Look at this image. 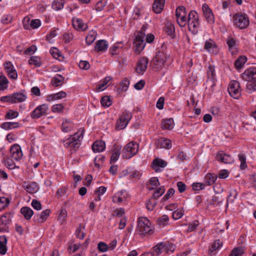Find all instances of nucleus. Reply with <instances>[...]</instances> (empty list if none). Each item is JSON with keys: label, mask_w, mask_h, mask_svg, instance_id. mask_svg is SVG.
I'll return each mask as SVG.
<instances>
[{"label": "nucleus", "mask_w": 256, "mask_h": 256, "mask_svg": "<svg viewBox=\"0 0 256 256\" xmlns=\"http://www.w3.org/2000/svg\"><path fill=\"white\" fill-rule=\"evenodd\" d=\"M30 64H33L36 66H40L41 65L40 59L37 56H32L28 60Z\"/></svg>", "instance_id": "6e6d98bb"}, {"label": "nucleus", "mask_w": 256, "mask_h": 256, "mask_svg": "<svg viewBox=\"0 0 256 256\" xmlns=\"http://www.w3.org/2000/svg\"><path fill=\"white\" fill-rule=\"evenodd\" d=\"M9 200L4 197H0V210H2L8 206Z\"/></svg>", "instance_id": "4d7b16f0"}, {"label": "nucleus", "mask_w": 256, "mask_h": 256, "mask_svg": "<svg viewBox=\"0 0 256 256\" xmlns=\"http://www.w3.org/2000/svg\"><path fill=\"white\" fill-rule=\"evenodd\" d=\"M189 30L194 32L196 31L197 28L200 26L198 15L194 10L190 12L188 18V24Z\"/></svg>", "instance_id": "423d86ee"}, {"label": "nucleus", "mask_w": 256, "mask_h": 256, "mask_svg": "<svg viewBox=\"0 0 256 256\" xmlns=\"http://www.w3.org/2000/svg\"><path fill=\"white\" fill-rule=\"evenodd\" d=\"M136 230L141 237L151 235L154 232V227L146 217L138 218Z\"/></svg>", "instance_id": "f03ea898"}, {"label": "nucleus", "mask_w": 256, "mask_h": 256, "mask_svg": "<svg viewBox=\"0 0 256 256\" xmlns=\"http://www.w3.org/2000/svg\"><path fill=\"white\" fill-rule=\"evenodd\" d=\"M169 56L163 51H158L156 52L155 56L150 62V66L155 71H158L161 70L164 66Z\"/></svg>", "instance_id": "7ed1b4c3"}, {"label": "nucleus", "mask_w": 256, "mask_h": 256, "mask_svg": "<svg viewBox=\"0 0 256 256\" xmlns=\"http://www.w3.org/2000/svg\"><path fill=\"white\" fill-rule=\"evenodd\" d=\"M100 102L103 106L106 107L110 106L112 104L110 97L108 96L102 97Z\"/></svg>", "instance_id": "c03bdc74"}, {"label": "nucleus", "mask_w": 256, "mask_h": 256, "mask_svg": "<svg viewBox=\"0 0 256 256\" xmlns=\"http://www.w3.org/2000/svg\"><path fill=\"white\" fill-rule=\"evenodd\" d=\"M4 68L6 72L15 69L14 65L10 61L6 62L4 63Z\"/></svg>", "instance_id": "e2e57ef3"}, {"label": "nucleus", "mask_w": 256, "mask_h": 256, "mask_svg": "<svg viewBox=\"0 0 256 256\" xmlns=\"http://www.w3.org/2000/svg\"><path fill=\"white\" fill-rule=\"evenodd\" d=\"M30 18L28 16L25 17L22 20L24 28L25 30H30Z\"/></svg>", "instance_id": "052dcab7"}, {"label": "nucleus", "mask_w": 256, "mask_h": 256, "mask_svg": "<svg viewBox=\"0 0 256 256\" xmlns=\"http://www.w3.org/2000/svg\"><path fill=\"white\" fill-rule=\"evenodd\" d=\"M50 214V210L46 209L42 211L40 214L34 216V220L38 223H42L46 220Z\"/></svg>", "instance_id": "aec40b11"}, {"label": "nucleus", "mask_w": 256, "mask_h": 256, "mask_svg": "<svg viewBox=\"0 0 256 256\" xmlns=\"http://www.w3.org/2000/svg\"><path fill=\"white\" fill-rule=\"evenodd\" d=\"M48 109V105L45 104H42L36 107L32 112L30 116L32 119H37L40 116L46 115Z\"/></svg>", "instance_id": "9d476101"}, {"label": "nucleus", "mask_w": 256, "mask_h": 256, "mask_svg": "<svg viewBox=\"0 0 256 256\" xmlns=\"http://www.w3.org/2000/svg\"><path fill=\"white\" fill-rule=\"evenodd\" d=\"M82 228H84V227L82 226L81 224L79 225V227L76 230V237L80 240H82L84 238L85 234L83 230H82Z\"/></svg>", "instance_id": "3c124183"}, {"label": "nucleus", "mask_w": 256, "mask_h": 256, "mask_svg": "<svg viewBox=\"0 0 256 256\" xmlns=\"http://www.w3.org/2000/svg\"><path fill=\"white\" fill-rule=\"evenodd\" d=\"M23 187L26 191L30 194H34L37 192L39 189L38 184L34 182H24Z\"/></svg>", "instance_id": "f3484780"}, {"label": "nucleus", "mask_w": 256, "mask_h": 256, "mask_svg": "<svg viewBox=\"0 0 256 256\" xmlns=\"http://www.w3.org/2000/svg\"><path fill=\"white\" fill-rule=\"evenodd\" d=\"M246 90L249 93L256 90V82H251L246 84Z\"/></svg>", "instance_id": "774afa93"}, {"label": "nucleus", "mask_w": 256, "mask_h": 256, "mask_svg": "<svg viewBox=\"0 0 256 256\" xmlns=\"http://www.w3.org/2000/svg\"><path fill=\"white\" fill-rule=\"evenodd\" d=\"M238 195L237 192L234 189L230 190L229 192V194L227 199V205L228 202H233L234 199L236 198Z\"/></svg>", "instance_id": "37998d69"}, {"label": "nucleus", "mask_w": 256, "mask_h": 256, "mask_svg": "<svg viewBox=\"0 0 256 256\" xmlns=\"http://www.w3.org/2000/svg\"><path fill=\"white\" fill-rule=\"evenodd\" d=\"M108 47L106 42L104 40H99L96 43L95 50L98 52L106 51Z\"/></svg>", "instance_id": "b1692460"}, {"label": "nucleus", "mask_w": 256, "mask_h": 256, "mask_svg": "<svg viewBox=\"0 0 256 256\" xmlns=\"http://www.w3.org/2000/svg\"><path fill=\"white\" fill-rule=\"evenodd\" d=\"M247 61V58L244 56H240L235 61L234 66L236 69H240Z\"/></svg>", "instance_id": "2f4dec72"}, {"label": "nucleus", "mask_w": 256, "mask_h": 256, "mask_svg": "<svg viewBox=\"0 0 256 256\" xmlns=\"http://www.w3.org/2000/svg\"><path fill=\"white\" fill-rule=\"evenodd\" d=\"M96 31L92 30L86 38V43L88 45L91 44L96 40Z\"/></svg>", "instance_id": "e433bc0d"}, {"label": "nucleus", "mask_w": 256, "mask_h": 256, "mask_svg": "<svg viewBox=\"0 0 256 256\" xmlns=\"http://www.w3.org/2000/svg\"><path fill=\"white\" fill-rule=\"evenodd\" d=\"M112 79L110 76H106V77L102 82V84H100L96 88V90L98 91H102L104 90L106 88V86L108 84V83Z\"/></svg>", "instance_id": "58836bf2"}, {"label": "nucleus", "mask_w": 256, "mask_h": 256, "mask_svg": "<svg viewBox=\"0 0 256 256\" xmlns=\"http://www.w3.org/2000/svg\"><path fill=\"white\" fill-rule=\"evenodd\" d=\"M216 178L217 176L216 174L208 173L205 176L204 182L207 185L210 186L215 182Z\"/></svg>", "instance_id": "72a5a7b5"}, {"label": "nucleus", "mask_w": 256, "mask_h": 256, "mask_svg": "<svg viewBox=\"0 0 256 256\" xmlns=\"http://www.w3.org/2000/svg\"><path fill=\"white\" fill-rule=\"evenodd\" d=\"M202 10L204 15L208 23L213 24L214 22V16L212 10L209 8L206 4H204L202 6Z\"/></svg>", "instance_id": "2eb2a0df"}, {"label": "nucleus", "mask_w": 256, "mask_h": 256, "mask_svg": "<svg viewBox=\"0 0 256 256\" xmlns=\"http://www.w3.org/2000/svg\"><path fill=\"white\" fill-rule=\"evenodd\" d=\"M105 148V142L102 140H96L92 145V150L94 152H102Z\"/></svg>", "instance_id": "4be33fe9"}, {"label": "nucleus", "mask_w": 256, "mask_h": 256, "mask_svg": "<svg viewBox=\"0 0 256 256\" xmlns=\"http://www.w3.org/2000/svg\"><path fill=\"white\" fill-rule=\"evenodd\" d=\"M164 243L160 242L153 248L154 252L155 254L158 256L163 251H164Z\"/></svg>", "instance_id": "c9c22d12"}, {"label": "nucleus", "mask_w": 256, "mask_h": 256, "mask_svg": "<svg viewBox=\"0 0 256 256\" xmlns=\"http://www.w3.org/2000/svg\"><path fill=\"white\" fill-rule=\"evenodd\" d=\"M165 192L164 186H160L157 189L152 196V198L156 199L162 195Z\"/></svg>", "instance_id": "49530a36"}, {"label": "nucleus", "mask_w": 256, "mask_h": 256, "mask_svg": "<svg viewBox=\"0 0 256 256\" xmlns=\"http://www.w3.org/2000/svg\"><path fill=\"white\" fill-rule=\"evenodd\" d=\"M174 192L175 191L174 188H170L167 192L166 194L162 198V200L164 201L168 200V198H170L172 196L174 195Z\"/></svg>", "instance_id": "0e129e2a"}, {"label": "nucleus", "mask_w": 256, "mask_h": 256, "mask_svg": "<svg viewBox=\"0 0 256 256\" xmlns=\"http://www.w3.org/2000/svg\"><path fill=\"white\" fill-rule=\"evenodd\" d=\"M222 246V242L220 240H216L212 244L210 248L208 251L209 253L211 254L214 250L219 248Z\"/></svg>", "instance_id": "ea45409f"}, {"label": "nucleus", "mask_w": 256, "mask_h": 256, "mask_svg": "<svg viewBox=\"0 0 256 256\" xmlns=\"http://www.w3.org/2000/svg\"><path fill=\"white\" fill-rule=\"evenodd\" d=\"M31 204L33 208L37 210H40L42 208L40 202L36 200H33Z\"/></svg>", "instance_id": "680f3d73"}, {"label": "nucleus", "mask_w": 256, "mask_h": 256, "mask_svg": "<svg viewBox=\"0 0 256 256\" xmlns=\"http://www.w3.org/2000/svg\"><path fill=\"white\" fill-rule=\"evenodd\" d=\"M242 79L246 82H256V68H247L242 74Z\"/></svg>", "instance_id": "1a4fd4ad"}, {"label": "nucleus", "mask_w": 256, "mask_h": 256, "mask_svg": "<svg viewBox=\"0 0 256 256\" xmlns=\"http://www.w3.org/2000/svg\"><path fill=\"white\" fill-rule=\"evenodd\" d=\"M67 216V212L65 208H62L58 218V220L61 224H62L66 220V218Z\"/></svg>", "instance_id": "79ce46f5"}, {"label": "nucleus", "mask_w": 256, "mask_h": 256, "mask_svg": "<svg viewBox=\"0 0 256 256\" xmlns=\"http://www.w3.org/2000/svg\"><path fill=\"white\" fill-rule=\"evenodd\" d=\"M216 159L224 164H231L234 162V159L230 154H226L224 151H219L216 156Z\"/></svg>", "instance_id": "f8f14e48"}, {"label": "nucleus", "mask_w": 256, "mask_h": 256, "mask_svg": "<svg viewBox=\"0 0 256 256\" xmlns=\"http://www.w3.org/2000/svg\"><path fill=\"white\" fill-rule=\"evenodd\" d=\"M11 156L15 160H18L22 158V153L20 146L18 144H14L10 149Z\"/></svg>", "instance_id": "4468645a"}, {"label": "nucleus", "mask_w": 256, "mask_h": 256, "mask_svg": "<svg viewBox=\"0 0 256 256\" xmlns=\"http://www.w3.org/2000/svg\"><path fill=\"white\" fill-rule=\"evenodd\" d=\"M168 216L167 215L164 214L157 219L156 222L160 226L164 227L168 225Z\"/></svg>", "instance_id": "f704fd0d"}, {"label": "nucleus", "mask_w": 256, "mask_h": 256, "mask_svg": "<svg viewBox=\"0 0 256 256\" xmlns=\"http://www.w3.org/2000/svg\"><path fill=\"white\" fill-rule=\"evenodd\" d=\"M205 50L210 52L216 54L218 52V49L214 42L206 41L204 46Z\"/></svg>", "instance_id": "5701e85b"}, {"label": "nucleus", "mask_w": 256, "mask_h": 256, "mask_svg": "<svg viewBox=\"0 0 256 256\" xmlns=\"http://www.w3.org/2000/svg\"><path fill=\"white\" fill-rule=\"evenodd\" d=\"M6 242L7 239L6 236H0V254L4 255L6 254L7 252Z\"/></svg>", "instance_id": "c85d7f7f"}, {"label": "nucleus", "mask_w": 256, "mask_h": 256, "mask_svg": "<svg viewBox=\"0 0 256 256\" xmlns=\"http://www.w3.org/2000/svg\"><path fill=\"white\" fill-rule=\"evenodd\" d=\"M8 81L4 76H0V90H4L8 88Z\"/></svg>", "instance_id": "a19ab883"}, {"label": "nucleus", "mask_w": 256, "mask_h": 256, "mask_svg": "<svg viewBox=\"0 0 256 256\" xmlns=\"http://www.w3.org/2000/svg\"><path fill=\"white\" fill-rule=\"evenodd\" d=\"M64 78L60 74H56L52 80V84L55 86H62L64 83Z\"/></svg>", "instance_id": "c756f323"}, {"label": "nucleus", "mask_w": 256, "mask_h": 256, "mask_svg": "<svg viewBox=\"0 0 256 256\" xmlns=\"http://www.w3.org/2000/svg\"><path fill=\"white\" fill-rule=\"evenodd\" d=\"M64 0H55L52 4V8L56 10H58L63 8L64 5Z\"/></svg>", "instance_id": "4c0bfd02"}, {"label": "nucleus", "mask_w": 256, "mask_h": 256, "mask_svg": "<svg viewBox=\"0 0 256 256\" xmlns=\"http://www.w3.org/2000/svg\"><path fill=\"white\" fill-rule=\"evenodd\" d=\"M79 67L81 69L87 70L90 68V64L87 61L80 60L79 62Z\"/></svg>", "instance_id": "338daca9"}, {"label": "nucleus", "mask_w": 256, "mask_h": 256, "mask_svg": "<svg viewBox=\"0 0 256 256\" xmlns=\"http://www.w3.org/2000/svg\"><path fill=\"white\" fill-rule=\"evenodd\" d=\"M244 254V250L242 248L237 247L232 250L230 256H242Z\"/></svg>", "instance_id": "a18cd8bd"}, {"label": "nucleus", "mask_w": 256, "mask_h": 256, "mask_svg": "<svg viewBox=\"0 0 256 256\" xmlns=\"http://www.w3.org/2000/svg\"><path fill=\"white\" fill-rule=\"evenodd\" d=\"M152 164L154 165V169L156 172H158V170L156 167L164 168L166 166L167 162L162 159L157 158L153 160Z\"/></svg>", "instance_id": "473e14b6"}, {"label": "nucleus", "mask_w": 256, "mask_h": 256, "mask_svg": "<svg viewBox=\"0 0 256 256\" xmlns=\"http://www.w3.org/2000/svg\"><path fill=\"white\" fill-rule=\"evenodd\" d=\"M20 212L26 220H29L34 214L33 210L29 207L24 206L20 209Z\"/></svg>", "instance_id": "a878e982"}, {"label": "nucleus", "mask_w": 256, "mask_h": 256, "mask_svg": "<svg viewBox=\"0 0 256 256\" xmlns=\"http://www.w3.org/2000/svg\"><path fill=\"white\" fill-rule=\"evenodd\" d=\"M148 63V60L147 58L144 57L140 58L138 62L136 72L139 74H143L147 68Z\"/></svg>", "instance_id": "ddd939ff"}, {"label": "nucleus", "mask_w": 256, "mask_h": 256, "mask_svg": "<svg viewBox=\"0 0 256 256\" xmlns=\"http://www.w3.org/2000/svg\"><path fill=\"white\" fill-rule=\"evenodd\" d=\"M182 16H186V10L184 6H180L176 9V18H178Z\"/></svg>", "instance_id": "8fccbe9b"}, {"label": "nucleus", "mask_w": 256, "mask_h": 256, "mask_svg": "<svg viewBox=\"0 0 256 256\" xmlns=\"http://www.w3.org/2000/svg\"><path fill=\"white\" fill-rule=\"evenodd\" d=\"M18 113L16 111L10 110L8 112L5 116V118L7 119H12L18 117Z\"/></svg>", "instance_id": "13d9d810"}, {"label": "nucleus", "mask_w": 256, "mask_h": 256, "mask_svg": "<svg viewBox=\"0 0 256 256\" xmlns=\"http://www.w3.org/2000/svg\"><path fill=\"white\" fill-rule=\"evenodd\" d=\"M41 22L40 20L36 19L32 20L30 21V29L32 28H38L40 26Z\"/></svg>", "instance_id": "bf43d9fd"}, {"label": "nucleus", "mask_w": 256, "mask_h": 256, "mask_svg": "<svg viewBox=\"0 0 256 256\" xmlns=\"http://www.w3.org/2000/svg\"><path fill=\"white\" fill-rule=\"evenodd\" d=\"M155 146L158 148L170 149L172 148V143L168 139L160 138L156 140Z\"/></svg>", "instance_id": "dca6fc26"}, {"label": "nucleus", "mask_w": 256, "mask_h": 256, "mask_svg": "<svg viewBox=\"0 0 256 256\" xmlns=\"http://www.w3.org/2000/svg\"><path fill=\"white\" fill-rule=\"evenodd\" d=\"M14 103L21 102L26 100V96L22 92H15L12 94Z\"/></svg>", "instance_id": "bb28decb"}, {"label": "nucleus", "mask_w": 256, "mask_h": 256, "mask_svg": "<svg viewBox=\"0 0 256 256\" xmlns=\"http://www.w3.org/2000/svg\"><path fill=\"white\" fill-rule=\"evenodd\" d=\"M174 126V122L172 118L164 120L162 122V128L165 130H172Z\"/></svg>", "instance_id": "cd10ccee"}, {"label": "nucleus", "mask_w": 256, "mask_h": 256, "mask_svg": "<svg viewBox=\"0 0 256 256\" xmlns=\"http://www.w3.org/2000/svg\"><path fill=\"white\" fill-rule=\"evenodd\" d=\"M132 117L131 113L125 110L120 117V121L118 123V126L121 130L124 129Z\"/></svg>", "instance_id": "9b49d317"}, {"label": "nucleus", "mask_w": 256, "mask_h": 256, "mask_svg": "<svg viewBox=\"0 0 256 256\" xmlns=\"http://www.w3.org/2000/svg\"><path fill=\"white\" fill-rule=\"evenodd\" d=\"M20 126V124L17 122H5L2 123L0 127L5 130H10L16 128Z\"/></svg>", "instance_id": "7c9ffc66"}, {"label": "nucleus", "mask_w": 256, "mask_h": 256, "mask_svg": "<svg viewBox=\"0 0 256 256\" xmlns=\"http://www.w3.org/2000/svg\"><path fill=\"white\" fill-rule=\"evenodd\" d=\"M166 0H154L152 4L153 11L156 14L160 13L164 9Z\"/></svg>", "instance_id": "412c9836"}, {"label": "nucleus", "mask_w": 256, "mask_h": 256, "mask_svg": "<svg viewBox=\"0 0 256 256\" xmlns=\"http://www.w3.org/2000/svg\"><path fill=\"white\" fill-rule=\"evenodd\" d=\"M232 20L234 26L240 30L246 28L250 24L248 15L242 12L234 14L232 16Z\"/></svg>", "instance_id": "20e7f679"}, {"label": "nucleus", "mask_w": 256, "mask_h": 256, "mask_svg": "<svg viewBox=\"0 0 256 256\" xmlns=\"http://www.w3.org/2000/svg\"><path fill=\"white\" fill-rule=\"evenodd\" d=\"M145 34L140 31L136 36V38L134 42V52L138 54H140L144 48L146 42L144 40Z\"/></svg>", "instance_id": "0eeeda50"}, {"label": "nucleus", "mask_w": 256, "mask_h": 256, "mask_svg": "<svg viewBox=\"0 0 256 256\" xmlns=\"http://www.w3.org/2000/svg\"><path fill=\"white\" fill-rule=\"evenodd\" d=\"M138 150V144L134 142H128L123 149L122 157L129 159L136 155Z\"/></svg>", "instance_id": "39448f33"}, {"label": "nucleus", "mask_w": 256, "mask_h": 256, "mask_svg": "<svg viewBox=\"0 0 256 256\" xmlns=\"http://www.w3.org/2000/svg\"><path fill=\"white\" fill-rule=\"evenodd\" d=\"M214 69L212 66H210L208 67V80L206 81L207 84H212V87L214 86Z\"/></svg>", "instance_id": "393cba45"}, {"label": "nucleus", "mask_w": 256, "mask_h": 256, "mask_svg": "<svg viewBox=\"0 0 256 256\" xmlns=\"http://www.w3.org/2000/svg\"><path fill=\"white\" fill-rule=\"evenodd\" d=\"M64 106L62 104H54L52 108V111L53 112L60 113L62 112Z\"/></svg>", "instance_id": "5fc2aeb1"}, {"label": "nucleus", "mask_w": 256, "mask_h": 256, "mask_svg": "<svg viewBox=\"0 0 256 256\" xmlns=\"http://www.w3.org/2000/svg\"><path fill=\"white\" fill-rule=\"evenodd\" d=\"M228 92L232 97L238 98L241 94L240 83L236 80L231 81L228 87Z\"/></svg>", "instance_id": "6e6552de"}, {"label": "nucleus", "mask_w": 256, "mask_h": 256, "mask_svg": "<svg viewBox=\"0 0 256 256\" xmlns=\"http://www.w3.org/2000/svg\"><path fill=\"white\" fill-rule=\"evenodd\" d=\"M238 159L240 161V168L242 170L245 169L246 166V158L244 154H239L238 156Z\"/></svg>", "instance_id": "603ef678"}, {"label": "nucleus", "mask_w": 256, "mask_h": 256, "mask_svg": "<svg viewBox=\"0 0 256 256\" xmlns=\"http://www.w3.org/2000/svg\"><path fill=\"white\" fill-rule=\"evenodd\" d=\"M72 22L74 28L78 30L84 31L87 28L86 24H84L80 18H74Z\"/></svg>", "instance_id": "a211bd4d"}, {"label": "nucleus", "mask_w": 256, "mask_h": 256, "mask_svg": "<svg viewBox=\"0 0 256 256\" xmlns=\"http://www.w3.org/2000/svg\"><path fill=\"white\" fill-rule=\"evenodd\" d=\"M120 151L118 148L114 150L110 158V163L116 162L119 158Z\"/></svg>", "instance_id": "de8ad7c7"}, {"label": "nucleus", "mask_w": 256, "mask_h": 256, "mask_svg": "<svg viewBox=\"0 0 256 256\" xmlns=\"http://www.w3.org/2000/svg\"><path fill=\"white\" fill-rule=\"evenodd\" d=\"M174 246L172 244L166 243L164 244V251L166 253H168L169 252H172L174 250Z\"/></svg>", "instance_id": "69168bd1"}, {"label": "nucleus", "mask_w": 256, "mask_h": 256, "mask_svg": "<svg viewBox=\"0 0 256 256\" xmlns=\"http://www.w3.org/2000/svg\"><path fill=\"white\" fill-rule=\"evenodd\" d=\"M176 21L180 27H184L188 24V18L186 16H182L176 18Z\"/></svg>", "instance_id": "09e8293b"}, {"label": "nucleus", "mask_w": 256, "mask_h": 256, "mask_svg": "<svg viewBox=\"0 0 256 256\" xmlns=\"http://www.w3.org/2000/svg\"><path fill=\"white\" fill-rule=\"evenodd\" d=\"M10 216L3 215L0 218V231L8 232V224H10Z\"/></svg>", "instance_id": "6ab92c4d"}, {"label": "nucleus", "mask_w": 256, "mask_h": 256, "mask_svg": "<svg viewBox=\"0 0 256 256\" xmlns=\"http://www.w3.org/2000/svg\"><path fill=\"white\" fill-rule=\"evenodd\" d=\"M84 132V130H82L80 133L79 132H76L74 134L70 135L68 138L62 140L64 146L69 148L71 154L79 148L81 144L80 140L83 138Z\"/></svg>", "instance_id": "f257e3e1"}, {"label": "nucleus", "mask_w": 256, "mask_h": 256, "mask_svg": "<svg viewBox=\"0 0 256 256\" xmlns=\"http://www.w3.org/2000/svg\"><path fill=\"white\" fill-rule=\"evenodd\" d=\"M184 214V210L183 208H182L180 210L178 209L177 210H175L172 213V216L174 219L178 220V219L181 218L183 216Z\"/></svg>", "instance_id": "864d4df0"}]
</instances>
